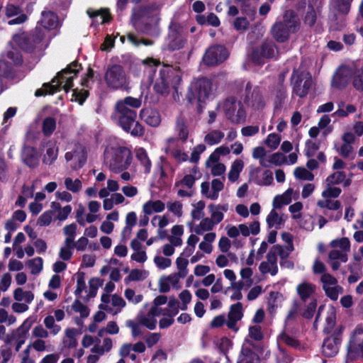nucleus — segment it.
<instances>
[{"mask_svg":"<svg viewBox=\"0 0 363 363\" xmlns=\"http://www.w3.org/2000/svg\"><path fill=\"white\" fill-rule=\"evenodd\" d=\"M104 161L114 173L127 170L133 162L131 149L118 143H110L104 150Z\"/></svg>","mask_w":363,"mask_h":363,"instance_id":"obj_1","label":"nucleus"},{"mask_svg":"<svg viewBox=\"0 0 363 363\" xmlns=\"http://www.w3.org/2000/svg\"><path fill=\"white\" fill-rule=\"evenodd\" d=\"M80 69V65L77 62H72L67 68L60 72L53 79L50 84H44L41 89L35 91V96H40L44 94H52L56 92L60 86L67 92L72 86L73 79L77 76Z\"/></svg>","mask_w":363,"mask_h":363,"instance_id":"obj_2","label":"nucleus"},{"mask_svg":"<svg viewBox=\"0 0 363 363\" xmlns=\"http://www.w3.org/2000/svg\"><path fill=\"white\" fill-rule=\"evenodd\" d=\"M181 81L182 71L178 67L164 65L160 71V76L155 82L154 89L160 94H164L170 86L177 89Z\"/></svg>","mask_w":363,"mask_h":363,"instance_id":"obj_3","label":"nucleus"},{"mask_svg":"<svg viewBox=\"0 0 363 363\" xmlns=\"http://www.w3.org/2000/svg\"><path fill=\"white\" fill-rule=\"evenodd\" d=\"M223 111L228 120L233 123H240L245 121L246 111L242 103L234 97L226 99L223 105Z\"/></svg>","mask_w":363,"mask_h":363,"instance_id":"obj_4","label":"nucleus"},{"mask_svg":"<svg viewBox=\"0 0 363 363\" xmlns=\"http://www.w3.org/2000/svg\"><path fill=\"white\" fill-rule=\"evenodd\" d=\"M117 123L122 129L135 137L143 135L145 129L143 126L136 120L137 113H115Z\"/></svg>","mask_w":363,"mask_h":363,"instance_id":"obj_5","label":"nucleus"},{"mask_svg":"<svg viewBox=\"0 0 363 363\" xmlns=\"http://www.w3.org/2000/svg\"><path fill=\"white\" fill-rule=\"evenodd\" d=\"M104 78L107 86L113 89H123L128 84V76L121 65L108 67Z\"/></svg>","mask_w":363,"mask_h":363,"instance_id":"obj_6","label":"nucleus"},{"mask_svg":"<svg viewBox=\"0 0 363 363\" xmlns=\"http://www.w3.org/2000/svg\"><path fill=\"white\" fill-rule=\"evenodd\" d=\"M211 91V82L206 79H199L191 84L188 98L191 102H205L210 97Z\"/></svg>","mask_w":363,"mask_h":363,"instance_id":"obj_7","label":"nucleus"},{"mask_svg":"<svg viewBox=\"0 0 363 363\" xmlns=\"http://www.w3.org/2000/svg\"><path fill=\"white\" fill-rule=\"evenodd\" d=\"M77 285L74 294L79 297H82V293L85 292L86 295L83 298L86 300L94 297L96 295L97 289L100 285L101 280L99 278L93 277L89 281V289H86L85 274L83 272H78L75 275Z\"/></svg>","mask_w":363,"mask_h":363,"instance_id":"obj_8","label":"nucleus"},{"mask_svg":"<svg viewBox=\"0 0 363 363\" xmlns=\"http://www.w3.org/2000/svg\"><path fill=\"white\" fill-rule=\"evenodd\" d=\"M36 321V317L30 315L24 320L23 323L16 330L9 333V342L7 344H16V350L18 352L21 346L26 342L28 333L32 325Z\"/></svg>","mask_w":363,"mask_h":363,"instance_id":"obj_9","label":"nucleus"},{"mask_svg":"<svg viewBox=\"0 0 363 363\" xmlns=\"http://www.w3.org/2000/svg\"><path fill=\"white\" fill-rule=\"evenodd\" d=\"M294 92L299 97H304L312 85V77L306 70L294 71L291 77Z\"/></svg>","mask_w":363,"mask_h":363,"instance_id":"obj_10","label":"nucleus"},{"mask_svg":"<svg viewBox=\"0 0 363 363\" xmlns=\"http://www.w3.org/2000/svg\"><path fill=\"white\" fill-rule=\"evenodd\" d=\"M363 357V327L357 325L351 333L347 345V357L354 359Z\"/></svg>","mask_w":363,"mask_h":363,"instance_id":"obj_11","label":"nucleus"},{"mask_svg":"<svg viewBox=\"0 0 363 363\" xmlns=\"http://www.w3.org/2000/svg\"><path fill=\"white\" fill-rule=\"evenodd\" d=\"M101 301V303L99 306V309L106 311L112 315L120 313L126 305L123 298L117 294H102Z\"/></svg>","mask_w":363,"mask_h":363,"instance_id":"obj_12","label":"nucleus"},{"mask_svg":"<svg viewBox=\"0 0 363 363\" xmlns=\"http://www.w3.org/2000/svg\"><path fill=\"white\" fill-rule=\"evenodd\" d=\"M355 70L353 64L340 66L333 76L331 86L337 89L345 88L352 79V73Z\"/></svg>","mask_w":363,"mask_h":363,"instance_id":"obj_13","label":"nucleus"},{"mask_svg":"<svg viewBox=\"0 0 363 363\" xmlns=\"http://www.w3.org/2000/svg\"><path fill=\"white\" fill-rule=\"evenodd\" d=\"M320 282L326 296L333 301L337 300L343 293V288L338 284L337 279L328 273L323 274Z\"/></svg>","mask_w":363,"mask_h":363,"instance_id":"obj_14","label":"nucleus"},{"mask_svg":"<svg viewBox=\"0 0 363 363\" xmlns=\"http://www.w3.org/2000/svg\"><path fill=\"white\" fill-rule=\"evenodd\" d=\"M65 160L69 162L70 167L73 169H78L82 167L86 161V152L82 145H75L73 150L66 152Z\"/></svg>","mask_w":363,"mask_h":363,"instance_id":"obj_15","label":"nucleus"},{"mask_svg":"<svg viewBox=\"0 0 363 363\" xmlns=\"http://www.w3.org/2000/svg\"><path fill=\"white\" fill-rule=\"evenodd\" d=\"M228 57V52L225 48L222 45H215L206 50L203 60L207 65L213 66L223 62Z\"/></svg>","mask_w":363,"mask_h":363,"instance_id":"obj_16","label":"nucleus"},{"mask_svg":"<svg viewBox=\"0 0 363 363\" xmlns=\"http://www.w3.org/2000/svg\"><path fill=\"white\" fill-rule=\"evenodd\" d=\"M343 142L341 145L335 144L337 152L345 158H354L355 153L352 144L355 142V136L351 131L344 133L341 137Z\"/></svg>","mask_w":363,"mask_h":363,"instance_id":"obj_17","label":"nucleus"},{"mask_svg":"<svg viewBox=\"0 0 363 363\" xmlns=\"http://www.w3.org/2000/svg\"><path fill=\"white\" fill-rule=\"evenodd\" d=\"M177 139L174 137L167 138L163 144L162 150L171 155L178 162H186L189 156L177 145Z\"/></svg>","mask_w":363,"mask_h":363,"instance_id":"obj_18","label":"nucleus"},{"mask_svg":"<svg viewBox=\"0 0 363 363\" xmlns=\"http://www.w3.org/2000/svg\"><path fill=\"white\" fill-rule=\"evenodd\" d=\"M336 330L337 331V333L325 339L323 344L322 352L325 357H334L339 351V347L342 342L340 337L342 328H339Z\"/></svg>","mask_w":363,"mask_h":363,"instance_id":"obj_19","label":"nucleus"},{"mask_svg":"<svg viewBox=\"0 0 363 363\" xmlns=\"http://www.w3.org/2000/svg\"><path fill=\"white\" fill-rule=\"evenodd\" d=\"M257 351V348L254 344L245 340L242 345L238 363H260Z\"/></svg>","mask_w":363,"mask_h":363,"instance_id":"obj_20","label":"nucleus"},{"mask_svg":"<svg viewBox=\"0 0 363 363\" xmlns=\"http://www.w3.org/2000/svg\"><path fill=\"white\" fill-rule=\"evenodd\" d=\"M224 188L223 182L220 179H214L211 184L203 182L201 185V194L211 200H216L218 198L219 192Z\"/></svg>","mask_w":363,"mask_h":363,"instance_id":"obj_21","label":"nucleus"},{"mask_svg":"<svg viewBox=\"0 0 363 363\" xmlns=\"http://www.w3.org/2000/svg\"><path fill=\"white\" fill-rule=\"evenodd\" d=\"M141 105L140 99L127 96L116 103L115 113L125 114L137 113L135 109L140 108Z\"/></svg>","mask_w":363,"mask_h":363,"instance_id":"obj_22","label":"nucleus"},{"mask_svg":"<svg viewBox=\"0 0 363 363\" xmlns=\"http://www.w3.org/2000/svg\"><path fill=\"white\" fill-rule=\"evenodd\" d=\"M247 106L254 111H260L264 109L267 104V99L262 91L255 87L252 93H248L246 97Z\"/></svg>","mask_w":363,"mask_h":363,"instance_id":"obj_23","label":"nucleus"},{"mask_svg":"<svg viewBox=\"0 0 363 363\" xmlns=\"http://www.w3.org/2000/svg\"><path fill=\"white\" fill-rule=\"evenodd\" d=\"M243 316L242 313V305L241 303L238 302L233 304L230 306V311L228 315V320L226 325L228 328L233 331H238V328L237 327V323L242 319Z\"/></svg>","mask_w":363,"mask_h":363,"instance_id":"obj_24","label":"nucleus"},{"mask_svg":"<svg viewBox=\"0 0 363 363\" xmlns=\"http://www.w3.org/2000/svg\"><path fill=\"white\" fill-rule=\"evenodd\" d=\"M140 117L146 124L151 127H158L162 121L160 112L152 108H143L140 112Z\"/></svg>","mask_w":363,"mask_h":363,"instance_id":"obj_25","label":"nucleus"},{"mask_svg":"<svg viewBox=\"0 0 363 363\" xmlns=\"http://www.w3.org/2000/svg\"><path fill=\"white\" fill-rule=\"evenodd\" d=\"M148 306V303L144 304L143 309L139 311L136 316V320L143 326L153 330L156 328L157 321L156 317L153 313H151L150 310L147 312L145 311Z\"/></svg>","mask_w":363,"mask_h":363,"instance_id":"obj_26","label":"nucleus"},{"mask_svg":"<svg viewBox=\"0 0 363 363\" xmlns=\"http://www.w3.org/2000/svg\"><path fill=\"white\" fill-rule=\"evenodd\" d=\"M181 278L182 277L177 273L161 277L158 281L159 291L162 293H167L170 290L171 286L179 289Z\"/></svg>","mask_w":363,"mask_h":363,"instance_id":"obj_27","label":"nucleus"},{"mask_svg":"<svg viewBox=\"0 0 363 363\" xmlns=\"http://www.w3.org/2000/svg\"><path fill=\"white\" fill-rule=\"evenodd\" d=\"M201 177L199 168L194 165L189 171L186 172L185 176L180 181L175 184V187L185 186L188 189H191L195 182Z\"/></svg>","mask_w":363,"mask_h":363,"instance_id":"obj_28","label":"nucleus"},{"mask_svg":"<svg viewBox=\"0 0 363 363\" xmlns=\"http://www.w3.org/2000/svg\"><path fill=\"white\" fill-rule=\"evenodd\" d=\"M250 179L259 186H269L273 183L272 172L269 170L261 172L259 168H255L250 172Z\"/></svg>","mask_w":363,"mask_h":363,"instance_id":"obj_29","label":"nucleus"},{"mask_svg":"<svg viewBox=\"0 0 363 363\" xmlns=\"http://www.w3.org/2000/svg\"><path fill=\"white\" fill-rule=\"evenodd\" d=\"M210 216L209 218L213 223L216 225L219 223H220L224 218V213L227 212L228 210V204H213L211 203L208 206Z\"/></svg>","mask_w":363,"mask_h":363,"instance_id":"obj_30","label":"nucleus"},{"mask_svg":"<svg viewBox=\"0 0 363 363\" xmlns=\"http://www.w3.org/2000/svg\"><path fill=\"white\" fill-rule=\"evenodd\" d=\"M277 259L274 257L273 252H268L267 256V261L262 262L259 267V271L262 274L269 273L272 276L277 274L278 272Z\"/></svg>","mask_w":363,"mask_h":363,"instance_id":"obj_31","label":"nucleus"},{"mask_svg":"<svg viewBox=\"0 0 363 363\" xmlns=\"http://www.w3.org/2000/svg\"><path fill=\"white\" fill-rule=\"evenodd\" d=\"M165 209V204L160 200H148L143 204L142 211L144 215L162 213Z\"/></svg>","mask_w":363,"mask_h":363,"instance_id":"obj_32","label":"nucleus"},{"mask_svg":"<svg viewBox=\"0 0 363 363\" xmlns=\"http://www.w3.org/2000/svg\"><path fill=\"white\" fill-rule=\"evenodd\" d=\"M45 153L43 157V162L45 164H52L57 158L58 147L55 142L48 141L44 145Z\"/></svg>","mask_w":363,"mask_h":363,"instance_id":"obj_33","label":"nucleus"},{"mask_svg":"<svg viewBox=\"0 0 363 363\" xmlns=\"http://www.w3.org/2000/svg\"><path fill=\"white\" fill-rule=\"evenodd\" d=\"M119 219V213L118 211H113L106 215V219L101 223L100 225V230L106 235L113 233L115 225L113 222H117Z\"/></svg>","mask_w":363,"mask_h":363,"instance_id":"obj_34","label":"nucleus"},{"mask_svg":"<svg viewBox=\"0 0 363 363\" xmlns=\"http://www.w3.org/2000/svg\"><path fill=\"white\" fill-rule=\"evenodd\" d=\"M316 286L312 283L303 281L296 286V292L301 301L311 299L315 291Z\"/></svg>","mask_w":363,"mask_h":363,"instance_id":"obj_35","label":"nucleus"},{"mask_svg":"<svg viewBox=\"0 0 363 363\" xmlns=\"http://www.w3.org/2000/svg\"><path fill=\"white\" fill-rule=\"evenodd\" d=\"M272 33L277 41L280 43L285 42L289 36V26L281 22L277 23L272 27Z\"/></svg>","mask_w":363,"mask_h":363,"instance_id":"obj_36","label":"nucleus"},{"mask_svg":"<svg viewBox=\"0 0 363 363\" xmlns=\"http://www.w3.org/2000/svg\"><path fill=\"white\" fill-rule=\"evenodd\" d=\"M23 162L30 167H35L38 164L39 155L37 150L32 147H25L22 152Z\"/></svg>","mask_w":363,"mask_h":363,"instance_id":"obj_37","label":"nucleus"},{"mask_svg":"<svg viewBox=\"0 0 363 363\" xmlns=\"http://www.w3.org/2000/svg\"><path fill=\"white\" fill-rule=\"evenodd\" d=\"M278 208H274L269 212L267 216V223L269 228H275L279 229L285 221L284 215L277 211Z\"/></svg>","mask_w":363,"mask_h":363,"instance_id":"obj_38","label":"nucleus"},{"mask_svg":"<svg viewBox=\"0 0 363 363\" xmlns=\"http://www.w3.org/2000/svg\"><path fill=\"white\" fill-rule=\"evenodd\" d=\"M40 25L46 30H52L58 26L57 16L52 12L44 11L42 13Z\"/></svg>","mask_w":363,"mask_h":363,"instance_id":"obj_39","label":"nucleus"},{"mask_svg":"<svg viewBox=\"0 0 363 363\" xmlns=\"http://www.w3.org/2000/svg\"><path fill=\"white\" fill-rule=\"evenodd\" d=\"M191 255V254L186 255L184 254V251H182L175 260V264L177 269V272L176 273L180 275L182 278H184L188 274V265L189 263L188 257Z\"/></svg>","mask_w":363,"mask_h":363,"instance_id":"obj_40","label":"nucleus"},{"mask_svg":"<svg viewBox=\"0 0 363 363\" xmlns=\"http://www.w3.org/2000/svg\"><path fill=\"white\" fill-rule=\"evenodd\" d=\"M71 308L74 313L80 315V318H77L75 319V323L77 325H82L83 324V319L87 318L90 314L89 308L79 300H75L72 303Z\"/></svg>","mask_w":363,"mask_h":363,"instance_id":"obj_41","label":"nucleus"},{"mask_svg":"<svg viewBox=\"0 0 363 363\" xmlns=\"http://www.w3.org/2000/svg\"><path fill=\"white\" fill-rule=\"evenodd\" d=\"M158 11L157 8L154 7L153 9H144L138 12L134 11L133 14V21L134 25H135L136 21L140 18L142 19H148L151 18V21L153 23H157L158 18Z\"/></svg>","mask_w":363,"mask_h":363,"instance_id":"obj_42","label":"nucleus"},{"mask_svg":"<svg viewBox=\"0 0 363 363\" xmlns=\"http://www.w3.org/2000/svg\"><path fill=\"white\" fill-rule=\"evenodd\" d=\"M264 57H274L276 56L277 50L275 48V45L274 43L271 41H266L264 42L260 50L258 52H255L253 53L252 59L255 62L257 63H261L259 59L256 58V56L259 54Z\"/></svg>","mask_w":363,"mask_h":363,"instance_id":"obj_43","label":"nucleus"},{"mask_svg":"<svg viewBox=\"0 0 363 363\" xmlns=\"http://www.w3.org/2000/svg\"><path fill=\"white\" fill-rule=\"evenodd\" d=\"M352 1L353 0H331L330 9L335 13L347 15L350 11Z\"/></svg>","mask_w":363,"mask_h":363,"instance_id":"obj_44","label":"nucleus"},{"mask_svg":"<svg viewBox=\"0 0 363 363\" xmlns=\"http://www.w3.org/2000/svg\"><path fill=\"white\" fill-rule=\"evenodd\" d=\"M343 183L344 186L350 185L351 181L346 179V174L342 171H337L329 175L325 180V184H330L332 185H337Z\"/></svg>","mask_w":363,"mask_h":363,"instance_id":"obj_45","label":"nucleus"},{"mask_svg":"<svg viewBox=\"0 0 363 363\" xmlns=\"http://www.w3.org/2000/svg\"><path fill=\"white\" fill-rule=\"evenodd\" d=\"M294 190L291 188L288 189L282 194L277 195L272 201L274 208H281L283 206L289 204L293 198Z\"/></svg>","mask_w":363,"mask_h":363,"instance_id":"obj_46","label":"nucleus"},{"mask_svg":"<svg viewBox=\"0 0 363 363\" xmlns=\"http://www.w3.org/2000/svg\"><path fill=\"white\" fill-rule=\"evenodd\" d=\"M286 157L281 152H275L267 156L265 160L260 162V165L264 167H270L272 166H279L285 163Z\"/></svg>","mask_w":363,"mask_h":363,"instance_id":"obj_47","label":"nucleus"},{"mask_svg":"<svg viewBox=\"0 0 363 363\" xmlns=\"http://www.w3.org/2000/svg\"><path fill=\"white\" fill-rule=\"evenodd\" d=\"M13 297L15 301L30 304L35 298V295L32 291L25 290L22 287H18L14 289L13 292Z\"/></svg>","mask_w":363,"mask_h":363,"instance_id":"obj_48","label":"nucleus"},{"mask_svg":"<svg viewBox=\"0 0 363 363\" xmlns=\"http://www.w3.org/2000/svg\"><path fill=\"white\" fill-rule=\"evenodd\" d=\"M135 156L143 168V172L145 174L150 173L152 165L146 150L143 147L137 148L135 150Z\"/></svg>","mask_w":363,"mask_h":363,"instance_id":"obj_49","label":"nucleus"},{"mask_svg":"<svg viewBox=\"0 0 363 363\" xmlns=\"http://www.w3.org/2000/svg\"><path fill=\"white\" fill-rule=\"evenodd\" d=\"M238 230H240V234L244 237H247L250 235H256L260 231V225L257 220L250 223L240 224Z\"/></svg>","mask_w":363,"mask_h":363,"instance_id":"obj_50","label":"nucleus"},{"mask_svg":"<svg viewBox=\"0 0 363 363\" xmlns=\"http://www.w3.org/2000/svg\"><path fill=\"white\" fill-rule=\"evenodd\" d=\"M175 131L177 134V140H180L182 142H186L188 139L189 131V127L183 118L179 117L176 121Z\"/></svg>","mask_w":363,"mask_h":363,"instance_id":"obj_51","label":"nucleus"},{"mask_svg":"<svg viewBox=\"0 0 363 363\" xmlns=\"http://www.w3.org/2000/svg\"><path fill=\"white\" fill-rule=\"evenodd\" d=\"M244 165V162L241 159H236L232 162L228 174L229 181L235 182L239 179L240 174L242 171Z\"/></svg>","mask_w":363,"mask_h":363,"instance_id":"obj_52","label":"nucleus"},{"mask_svg":"<svg viewBox=\"0 0 363 363\" xmlns=\"http://www.w3.org/2000/svg\"><path fill=\"white\" fill-rule=\"evenodd\" d=\"M216 225L213 221L208 218H203L199 223L194 225L191 230L196 235H203L206 232L211 231Z\"/></svg>","mask_w":363,"mask_h":363,"instance_id":"obj_53","label":"nucleus"},{"mask_svg":"<svg viewBox=\"0 0 363 363\" xmlns=\"http://www.w3.org/2000/svg\"><path fill=\"white\" fill-rule=\"evenodd\" d=\"M169 223V216L164 214L162 216H155L151 220V224L153 227L158 228L157 233L160 238H163L165 235L164 231L162 230L167 226Z\"/></svg>","mask_w":363,"mask_h":363,"instance_id":"obj_54","label":"nucleus"},{"mask_svg":"<svg viewBox=\"0 0 363 363\" xmlns=\"http://www.w3.org/2000/svg\"><path fill=\"white\" fill-rule=\"evenodd\" d=\"M355 70L352 73V84L354 87L360 91H363V64L355 63Z\"/></svg>","mask_w":363,"mask_h":363,"instance_id":"obj_55","label":"nucleus"},{"mask_svg":"<svg viewBox=\"0 0 363 363\" xmlns=\"http://www.w3.org/2000/svg\"><path fill=\"white\" fill-rule=\"evenodd\" d=\"M87 13L94 21L98 24H103L109 21V13L106 9L92 10L88 9Z\"/></svg>","mask_w":363,"mask_h":363,"instance_id":"obj_56","label":"nucleus"},{"mask_svg":"<svg viewBox=\"0 0 363 363\" xmlns=\"http://www.w3.org/2000/svg\"><path fill=\"white\" fill-rule=\"evenodd\" d=\"M184 232V226L182 225H175L171 229V235L169 238V242L176 246H181L183 243L182 236Z\"/></svg>","mask_w":363,"mask_h":363,"instance_id":"obj_57","label":"nucleus"},{"mask_svg":"<svg viewBox=\"0 0 363 363\" xmlns=\"http://www.w3.org/2000/svg\"><path fill=\"white\" fill-rule=\"evenodd\" d=\"M206 167L209 169L211 173L213 176H220L225 172L226 167L224 164L220 163L219 160L215 162L210 157L206 161Z\"/></svg>","mask_w":363,"mask_h":363,"instance_id":"obj_58","label":"nucleus"},{"mask_svg":"<svg viewBox=\"0 0 363 363\" xmlns=\"http://www.w3.org/2000/svg\"><path fill=\"white\" fill-rule=\"evenodd\" d=\"M225 134L220 130H213L204 137V142L208 145H215L220 143L224 138Z\"/></svg>","mask_w":363,"mask_h":363,"instance_id":"obj_59","label":"nucleus"},{"mask_svg":"<svg viewBox=\"0 0 363 363\" xmlns=\"http://www.w3.org/2000/svg\"><path fill=\"white\" fill-rule=\"evenodd\" d=\"M64 184L66 190L77 194L82 189V182L79 179H72L70 177H65L64 179Z\"/></svg>","mask_w":363,"mask_h":363,"instance_id":"obj_60","label":"nucleus"},{"mask_svg":"<svg viewBox=\"0 0 363 363\" xmlns=\"http://www.w3.org/2000/svg\"><path fill=\"white\" fill-rule=\"evenodd\" d=\"M357 108L352 104H345L341 101L337 104V109L333 113L334 116H337L340 118L347 117L350 114L356 112Z\"/></svg>","mask_w":363,"mask_h":363,"instance_id":"obj_61","label":"nucleus"},{"mask_svg":"<svg viewBox=\"0 0 363 363\" xmlns=\"http://www.w3.org/2000/svg\"><path fill=\"white\" fill-rule=\"evenodd\" d=\"M319 11H316L312 5H308L306 11L303 23L308 27H313L318 21Z\"/></svg>","mask_w":363,"mask_h":363,"instance_id":"obj_62","label":"nucleus"},{"mask_svg":"<svg viewBox=\"0 0 363 363\" xmlns=\"http://www.w3.org/2000/svg\"><path fill=\"white\" fill-rule=\"evenodd\" d=\"M330 245L332 248H336L346 254L350 251V241L346 237L332 240Z\"/></svg>","mask_w":363,"mask_h":363,"instance_id":"obj_63","label":"nucleus"},{"mask_svg":"<svg viewBox=\"0 0 363 363\" xmlns=\"http://www.w3.org/2000/svg\"><path fill=\"white\" fill-rule=\"evenodd\" d=\"M26 265L30 269L31 274L38 275L43 269V260L41 257H35L28 260Z\"/></svg>","mask_w":363,"mask_h":363,"instance_id":"obj_64","label":"nucleus"}]
</instances>
